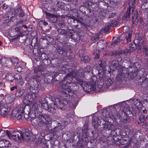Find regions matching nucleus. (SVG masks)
I'll list each match as a JSON object with an SVG mask.
<instances>
[{"label": "nucleus", "instance_id": "58", "mask_svg": "<svg viewBox=\"0 0 148 148\" xmlns=\"http://www.w3.org/2000/svg\"><path fill=\"white\" fill-rule=\"evenodd\" d=\"M144 40H140V41H138V48L139 47V46H145L144 45Z\"/></svg>", "mask_w": 148, "mask_h": 148}, {"label": "nucleus", "instance_id": "27", "mask_svg": "<svg viewBox=\"0 0 148 148\" xmlns=\"http://www.w3.org/2000/svg\"><path fill=\"white\" fill-rule=\"evenodd\" d=\"M123 37H125V36L124 34H121L120 36L118 37H117L116 39L114 40V41L112 43L114 44H117L119 42L123 40Z\"/></svg>", "mask_w": 148, "mask_h": 148}, {"label": "nucleus", "instance_id": "44", "mask_svg": "<svg viewBox=\"0 0 148 148\" xmlns=\"http://www.w3.org/2000/svg\"><path fill=\"white\" fill-rule=\"evenodd\" d=\"M80 137V133L78 131H75L74 133V138L76 139H78L79 140Z\"/></svg>", "mask_w": 148, "mask_h": 148}, {"label": "nucleus", "instance_id": "15", "mask_svg": "<svg viewBox=\"0 0 148 148\" xmlns=\"http://www.w3.org/2000/svg\"><path fill=\"white\" fill-rule=\"evenodd\" d=\"M57 51L60 54L66 56H67V53L69 51V49L67 46H64L63 47H58Z\"/></svg>", "mask_w": 148, "mask_h": 148}, {"label": "nucleus", "instance_id": "1", "mask_svg": "<svg viewBox=\"0 0 148 148\" xmlns=\"http://www.w3.org/2000/svg\"><path fill=\"white\" fill-rule=\"evenodd\" d=\"M29 104H24L21 106L19 109V111L22 116L23 113L25 114H29L30 117L32 118L31 123L33 126L38 127L50 123V121L49 116L45 114H39L37 115L34 118L33 115V112H32Z\"/></svg>", "mask_w": 148, "mask_h": 148}, {"label": "nucleus", "instance_id": "14", "mask_svg": "<svg viewBox=\"0 0 148 148\" xmlns=\"http://www.w3.org/2000/svg\"><path fill=\"white\" fill-rule=\"evenodd\" d=\"M19 110V109H15L13 110L11 113L10 118L13 119L16 117L17 119L18 120L21 119L22 115Z\"/></svg>", "mask_w": 148, "mask_h": 148}, {"label": "nucleus", "instance_id": "12", "mask_svg": "<svg viewBox=\"0 0 148 148\" xmlns=\"http://www.w3.org/2000/svg\"><path fill=\"white\" fill-rule=\"evenodd\" d=\"M81 86L83 87L84 90L86 92H90L92 89L93 91L96 90V84L91 85V84H79Z\"/></svg>", "mask_w": 148, "mask_h": 148}, {"label": "nucleus", "instance_id": "33", "mask_svg": "<svg viewBox=\"0 0 148 148\" xmlns=\"http://www.w3.org/2000/svg\"><path fill=\"white\" fill-rule=\"evenodd\" d=\"M127 34L128 35L127 36H127H125V37H124V38H126V40L127 41V43H128L130 42L131 41V38L132 36V32L131 31H130Z\"/></svg>", "mask_w": 148, "mask_h": 148}, {"label": "nucleus", "instance_id": "62", "mask_svg": "<svg viewBox=\"0 0 148 148\" xmlns=\"http://www.w3.org/2000/svg\"><path fill=\"white\" fill-rule=\"evenodd\" d=\"M84 71L85 72H89L90 71V67L89 66L86 67L85 68Z\"/></svg>", "mask_w": 148, "mask_h": 148}, {"label": "nucleus", "instance_id": "29", "mask_svg": "<svg viewBox=\"0 0 148 148\" xmlns=\"http://www.w3.org/2000/svg\"><path fill=\"white\" fill-rule=\"evenodd\" d=\"M112 84L111 86L114 87L112 89L123 88L126 86V84Z\"/></svg>", "mask_w": 148, "mask_h": 148}, {"label": "nucleus", "instance_id": "5", "mask_svg": "<svg viewBox=\"0 0 148 148\" xmlns=\"http://www.w3.org/2000/svg\"><path fill=\"white\" fill-rule=\"evenodd\" d=\"M38 94L36 91L27 93L24 96L23 102L24 104H30L32 101L36 99Z\"/></svg>", "mask_w": 148, "mask_h": 148}, {"label": "nucleus", "instance_id": "21", "mask_svg": "<svg viewBox=\"0 0 148 148\" xmlns=\"http://www.w3.org/2000/svg\"><path fill=\"white\" fill-rule=\"evenodd\" d=\"M102 128H103V130L107 129L113 131L114 127L113 125L110 124L108 123H106L105 122L102 126L101 127V129Z\"/></svg>", "mask_w": 148, "mask_h": 148}, {"label": "nucleus", "instance_id": "51", "mask_svg": "<svg viewBox=\"0 0 148 148\" xmlns=\"http://www.w3.org/2000/svg\"><path fill=\"white\" fill-rule=\"evenodd\" d=\"M5 134H6V131L5 132L4 130L0 129V137L3 136Z\"/></svg>", "mask_w": 148, "mask_h": 148}, {"label": "nucleus", "instance_id": "13", "mask_svg": "<svg viewBox=\"0 0 148 148\" xmlns=\"http://www.w3.org/2000/svg\"><path fill=\"white\" fill-rule=\"evenodd\" d=\"M31 111L32 112H33L32 114L34 117L37 116L36 114V112L38 113H40L42 112V109L39 105L37 103H34L32 106Z\"/></svg>", "mask_w": 148, "mask_h": 148}, {"label": "nucleus", "instance_id": "56", "mask_svg": "<svg viewBox=\"0 0 148 148\" xmlns=\"http://www.w3.org/2000/svg\"><path fill=\"white\" fill-rule=\"evenodd\" d=\"M116 13H111L110 14H109L108 15V18H113L114 17L116 16Z\"/></svg>", "mask_w": 148, "mask_h": 148}, {"label": "nucleus", "instance_id": "10", "mask_svg": "<svg viewBox=\"0 0 148 148\" xmlns=\"http://www.w3.org/2000/svg\"><path fill=\"white\" fill-rule=\"evenodd\" d=\"M55 123L58 124V125L56 126L53 129L50 130L49 132L51 134L58 135L60 134L62 130L64 129V127L61 125V123L56 121H54Z\"/></svg>", "mask_w": 148, "mask_h": 148}, {"label": "nucleus", "instance_id": "9", "mask_svg": "<svg viewBox=\"0 0 148 148\" xmlns=\"http://www.w3.org/2000/svg\"><path fill=\"white\" fill-rule=\"evenodd\" d=\"M105 122V121L103 119H99L95 116L92 118V123L95 129L99 130H102L101 129L100 127H102Z\"/></svg>", "mask_w": 148, "mask_h": 148}, {"label": "nucleus", "instance_id": "45", "mask_svg": "<svg viewBox=\"0 0 148 148\" xmlns=\"http://www.w3.org/2000/svg\"><path fill=\"white\" fill-rule=\"evenodd\" d=\"M118 64L119 63L118 61L116 60H114L111 62V66H113L115 69H116V67L118 65Z\"/></svg>", "mask_w": 148, "mask_h": 148}, {"label": "nucleus", "instance_id": "54", "mask_svg": "<svg viewBox=\"0 0 148 148\" xmlns=\"http://www.w3.org/2000/svg\"><path fill=\"white\" fill-rule=\"evenodd\" d=\"M39 101L41 105L45 103H47L46 97L45 98H43L42 99H41L40 101Z\"/></svg>", "mask_w": 148, "mask_h": 148}, {"label": "nucleus", "instance_id": "64", "mask_svg": "<svg viewBox=\"0 0 148 148\" xmlns=\"http://www.w3.org/2000/svg\"><path fill=\"white\" fill-rule=\"evenodd\" d=\"M8 7V5L5 3H4L2 6V8L4 10L6 9Z\"/></svg>", "mask_w": 148, "mask_h": 148}, {"label": "nucleus", "instance_id": "2", "mask_svg": "<svg viewBox=\"0 0 148 148\" xmlns=\"http://www.w3.org/2000/svg\"><path fill=\"white\" fill-rule=\"evenodd\" d=\"M125 73H123L124 75L126 77L125 81H127L131 79H133L136 76H137L138 83H147L148 82V74H147L145 70L144 69H142L137 71H132L127 73L125 71Z\"/></svg>", "mask_w": 148, "mask_h": 148}, {"label": "nucleus", "instance_id": "22", "mask_svg": "<svg viewBox=\"0 0 148 148\" xmlns=\"http://www.w3.org/2000/svg\"><path fill=\"white\" fill-rule=\"evenodd\" d=\"M125 70L124 69V70H122V71H121V72L119 73V74L117 75L116 77V79L117 80L119 81L120 79H123L125 80V79L126 78V77L124 75L123 73H125Z\"/></svg>", "mask_w": 148, "mask_h": 148}, {"label": "nucleus", "instance_id": "41", "mask_svg": "<svg viewBox=\"0 0 148 148\" xmlns=\"http://www.w3.org/2000/svg\"><path fill=\"white\" fill-rule=\"evenodd\" d=\"M48 111L53 114H54L56 112L55 108L53 106H51L49 107V109L47 110Z\"/></svg>", "mask_w": 148, "mask_h": 148}, {"label": "nucleus", "instance_id": "6", "mask_svg": "<svg viewBox=\"0 0 148 148\" xmlns=\"http://www.w3.org/2000/svg\"><path fill=\"white\" fill-rule=\"evenodd\" d=\"M6 133L7 135L10 138H13L15 141H21L23 138V137L22 136V133L18 131L13 132L11 133L9 131L6 130Z\"/></svg>", "mask_w": 148, "mask_h": 148}, {"label": "nucleus", "instance_id": "63", "mask_svg": "<svg viewBox=\"0 0 148 148\" xmlns=\"http://www.w3.org/2000/svg\"><path fill=\"white\" fill-rule=\"evenodd\" d=\"M110 54L112 56H114L117 55L118 53L116 51H112L110 52Z\"/></svg>", "mask_w": 148, "mask_h": 148}, {"label": "nucleus", "instance_id": "19", "mask_svg": "<svg viewBox=\"0 0 148 148\" xmlns=\"http://www.w3.org/2000/svg\"><path fill=\"white\" fill-rule=\"evenodd\" d=\"M116 139L115 137L114 139V140L116 141L115 142V144L117 145H126L130 142L129 140H127L125 138L123 139H119L117 140H116Z\"/></svg>", "mask_w": 148, "mask_h": 148}, {"label": "nucleus", "instance_id": "23", "mask_svg": "<svg viewBox=\"0 0 148 148\" xmlns=\"http://www.w3.org/2000/svg\"><path fill=\"white\" fill-rule=\"evenodd\" d=\"M10 145L9 142L3 139L0 141V147H9Z\"/></svg>", "mask_w": 148, "mask_h": 148}, {"label": "nucleus", "instance_id": "38", "mask_svg": "<svg viewBox=\"0 0 148 148\" xmlns=\"http://www.w3.org/2000/svg\"><path fill=\"white\" fill-rule=\"evenodd\" d=\"M90 60V58L87 56H85L84 57H82L81 58V60L82 61L84 62L85 63L88 62Z\"/></svg>", "mask_w": 148, "mask_h": 148}, {"label": "nucleus", "instance_id": "31", "mask_svg": "<svg viewBox=\"0 0 148 148\" xmlns=\"http://www.w3.org/2000/svg\"><path fill=\"white\" fill-rule=\"evenodd\" d=\"M131 8L128 9L126 14H124L123 17V19L128 20L130 18V14Z\"/></svg>", "mask_w": 148, "mask_h": 148}, {"label": "nucleus", "instance_id": "28", "mask_svg": "<svg viewBox=\"0 0 148 148\" xmlns=\"http://www.w3.org/2000/svg\"><path fill=\"white\" fill-rule=\"evenodd\" d=\"M16 13L18 14V16L20 17H23L25 14L24 12L21 8H19L16 10Z\"/></svg>", "mask_w": 148, "mask_h": 148}, {"label": "nucleus", "instance_id": "43", "mask_svg": "<svg viewBox=\"0 0 148 148\" xmlns=\"http://www.w3.org/2000/svg\"><path fill=\"white\" fill-rule=\"evenodd\" d=\"M115 134V136H120L121 135V130L119 128H117L115 130H114Z\"/></svg>", "mask_w": 148, "mask_h": 148}, {"label": "nucleus", "instance_id": "26", "mask_svg": "<svg viewBox=\"0 0 148 148\" xmlns=\"http://www.w3.org/2000/svg\"><path fill=\"white\" fill-rule=\"evenodd\" d=\"M21 63L20 62L19 63V64H17L15 66V71L19 72H21L23 71L24 70L23 66Z\"/></svg>", "mask_w": 148, "mask_h": 148}, {"label": "nucleus", "instance_id": "24", "mask_svg": "<svg viewBox=\"0 0 148 148\" xmlns=\"http://www.w3.org/2000/svg\"><path fill=\"white\" fill-rule=\"evenodd\" d=\"M136 45L134 44H130L126 50L124 51L125 53H130L132 52L136 48Z\"/></svg>", "mask_w": 148, "mask_h": 148}, {"label": "nucleus", "instance_id": "53", "mask_svg": "<svg viewBox=\"0 0 148 148\" xmlns=\"http://www.w3.org/2000/svg\"><path fill=\"white\" fill-rule=\"evenodd\" d=\"M116 112V114H112V116H114V118L116 119H119V113Z\"/></svg>", "mask_w": 148, "mask_h": 148}, {"label": "nucleus", "instance_id": "30", "mask_svg": "<svg viewBox=\"0 0 148 148\" xmlns=\"http://www.w3.org/2000/svg\"><path fill=\"white\" fill-rule=\"evenodd\" d=\"M25 92V90L24 89H20L16 91L15 94V96L17 97H20L24 94Z\"/></svg>", "mask_w": 148, "mask_h": 148}, {"label": "nucleus", "instance_id": "50", "mask_svg": "<svg viewBox=\"0 0 148 148\" xmlns=\"http://www.w3.org/2000/svg\"><path fill=\"white\" fill-rule=\"evenodd\" d=\"M41 59L43 60H44L48 58V56L47 54L45 53H42L41 55Z\"/></svg>", "mask_w": 148, "mask_h": 148}, {"label": "nucleus", "instance_id": "61", "mask_svg": "<svg viewBox=\"0 0 148 148\" xmlns=\"http://www.w3.org/2000/svg\"><path fill=\"white\" fill-rule=\"evenodd\" d=\"M134 66L137 68H139L140 67V65L138 62H136L134 63Z\"/></svg>", "mask_w": 148, "mask_h": 148}, {"label": "nucleus", "instance_id": "59", "mask_svg": "<svg viewBox=\"0 0 148 148\" xmlns=\"http://www.w3.org/2000/svg\"><path fill=\"white\" fill-rule=\"evenodd\" d=\"M31 81V83L32 82H33L34 83H40V82H39V80H38V79H36V78H33L32 79Z\"/></svg>", "mask_w": 148, "mask_h": 148}, {"label": "nucleus", "instance_id": "49", "mask_svg": "<svg viewBox=\"0 0 148 148\" xmlns=\"http://www.w3.org/2000/svg\"><path fill=\"white\" fill-rule=\"evenodd\" d=\"M43 62L45 65H48L50 64L51 62V61L50 60L46 59L42 61Z\"/></svg>", "mask_w": 148, "mask_h": 148}, {"label": "nucleus", "instance_id": "7", "mask_svg": "<svg viewBox=\"0 0 148 148\" xmlns=\"http://www.w3.org/2000/svg\"><path fill=\"white\" fill-rule=\"evenodd\" d=\"M99 66L102 68V69H101L99 70H96L97 71L96 73H98L99 78L101 79H103V81L105 77L104 74L105 73V69L107 70V69H109L110 68V67L107 65L104 62H101L99 64Z\"/></svg>", "mask_w": 148, "mask_h": 148}, {"label": "nucleus", "instance_id": "48", "mask_svg": "<svg viewBox=\"0 0 148 148\" xmlns=\"http://www.w3.org/2000/svg\"><path fill=\"white\" fill-rule=\"evenodd\" d=\"M130 121V119L129 116H127L126 118L123 119V120L122 121V122L124 124H127L129 123Z\"/></svg>", "mask_w": 148, "mask_h": 148}, {"label": "nucleus", "instance_id": "34", "mask_svg": "<svg viewBox=\"0 0 148 148\" xmlns=\"http://www.w3.org/2000/svg\"><path fill=\"white\" fill-rule=\"evenodd\" d=\"M42 40H47L50 43H52L53 42V39L48 36H46L44 38H41Z\"/></svg>", "mask_w": 148, "mask_h": 148}, {"label": "nucleus", "instance_id": "4", "mask_svg": "<svg viewBox=\"0 0 148 148\" xmlns=\"http://www.w3.org/2000/svg\"><path fill=\"white\" fill-rule=\"evenodd\" d=\"M46 100L47 103H48L49 106H56L58 108L61 109H62L64 106L66 105L68 103L66 99L62 97H61L60 98H56L55 99L54 101L51 98L47 97Z\"/></svg>", "mask_w": 148, "mask_h": 148}, {"label": "nucleus", "instance_id": "20", "mask_svg": "<svg viewBox=\"0 0 148 148\" xmlns=\"http://www.w3.org/2000/svg\"><path fill=\"white\" fill-rule=\"evenodd\" d=\"M16 76L14 77V74L11 73H8L5 76V79L9 82H12L14 80Z\"/></svg>", "mask_w": 148, "mask_h": 148}, {"label": "nucleus", "instance_id": "18", "mask_svg": "<svg viewBox=\"0 0 148 148\" xmlns=\"http://www.w3.org/2000/svg\"><path fill=\"white\" fill-rule=\"evenodd\" d=\"M107 42L106 40H101L97 42V47L99 50H103V49L106 47L107 45Z\"/></svg>", "mask_w": 148, "mask_h": 148}, {"label": "nucleus", "instance_id": "47", "mask_svg": "<svg viewBox=\"0 0 148 148\" xmlns=\"http://www.w3.org/2000/svg\"><path fill=\"white\" fill-rule=\"evenodd\" d=\"M110 13L108 11L105 10L101 12V14L103 18H105L106 16H108Z\"/></svg>", "mask_w": 148, "mask_h": 148}, {"label": "nucleus", "instance_id": "55", "mask_svg": "<svg viewBox=\"0 0 148 148\" xmlns=\"http://www.w3.org/2000/svg\"><path fill=\"white\" fill-rule=\"evenodd\" d=\"M111 27V26H107L103 29V31L105 33L106 32H107L110 29Z\"/></svg>", "mask_w": 148, "mask_h": 148}, {"label": "nucleus", "instance_id": "35", "mask_svg": "<svg viewBox=\"0 0 148 148\" xmlns=\"http://www.w3.org/2000/svg\"><path fill=\"white\" fill-rule=\"evenodd\" d=\"M138 50H139L140 49H142L143 51V53H144L146 55H147V51H148V49L146 48V47L145 46H142L141 47L140 46H139V47L138 48Z\"/></svg>", "mask_w": 148, "mask_h": 148}, {"label": "nucleus", "instance_id": "36", "mask_svg": "<svg viewBox=\"0 0 148 148\" xmlns=\"http://www.w3.org/2000/svg\"><path fill=\"white\" fill-rule=\"evenodd\" d=\"M104 80L105 81L106 83H113L114 81V79L113 78L108 77H106Z\"/></svg>", "mask_w": 148, "mask_h": 148}, {"label": "nucleus", "instance_id": "17", "mask_svg": "<svg viewBox=\"0 0 148 148\" xmlns=\"http://www.w3.org/2000/svg\"><path fill=\"white\" fill-rule=\"evenodd\" d=\"M82 133L83 137L85 138V141H86V138L88 137L89 135L88 132V125L87 124H85L82 129Z\"/></svg>", "mask_w": 148, "mask_h": 148}, {"label": "nucleus", "instance_id": "8", "mask_svg": "<svg viewBox=\"0 0 148 148\" xmlns=\"http://www.w3.org/2000/svg\"><path fill=\"white\" fill-rule=\"evenodd\" d=\"M59 85L58 87V89L59 91L63 92L64 94H66V96L69 95H71V93L73 92L72 90L71 87L67 85V84H59Z\"/></svg>", "mask_w": 148, "mask_h": 148}, {"label": "nucleus", "instance_id": "32", "mask_svg": "<svg viewBox=\"0 0 148 148\" xmlns=\"http://www.w3.org/2000/svg\"><path fill=\"white\" fill-rule=\"evenodd\" d=\"M145 115H141L139 118V120L141 123H143V125L146 124V120H145Z\"/></svg>", "mask_w": 148, "mask_h": 148}, {"label": "nucleus", "instance_id": "52", "mask_svg": "<svg viewBox=\"0 0 148 148\" xmlns=\"http://www.w3.org/2000/svg\"><path fill=\"white\" fill-rule=\"evenodd\" d=\"M42 105L44 109L47 110L49 109V107L50 106L48 103H47Z\"/></svg>", "mask_w": 148, "mask_h": 148}, {"label": "nucleus", "instance_id": "60", "mask_svg": "<svg viewBox=\"0 0 148 148\" xmlns=\"http://www.w3.org/2000/svg\"><path fill=\"white\" fill-rule=\"evenodd\" d=\"M8 99L10 100L9 102L10 103L12 102L14 100V98L13 96H9L8 98Z\"/></svg>", "mask_w": 148, "mask_h": 148}, {"label": "nucleus", "instance_id": "57", "mask_svg": "<svg viewBox=\"0 0 148 148\" xmlns=\"http://www.w3.org/2000/svg\"><path fill=\"white\" fill-rule=\"evenodd\" d=\"M97 53V52L96 53H94V55L95 56V58L97 59H98L99 58V51H98Z\"/></svg>", "mask_w": 148, "mask_h": 148}, {"label": "nucleus", "instance_id": "16", "mask_svg": "<svg viewBox=\"0 0 148 148\" xmlns=\"http://www.w3.org/2000/svg\"><path fill=\"white\" fill-rule=\"evenodd\" d=\"M31 132L29 131L28 130H26L23 134L22 133V136L23 137V139H25L27 141H30L31 140Z\"/></svg>", "mask_w": 148, "mask_h": 148}, {"label": "nucleus", "instance_id": "40", "mask_svg": "<svg viewBox=\"0 0 148 148\" xmlns=\"http://www.w3.org/2000/svg\"><path fill=\"white\" fill-rule=\"evenodd\" d=\"M79 10L81 13L84 15L86 14V8L85 7L80 6L79 7Z\"/></svg>", "mask_w": 148, "mask_h": 148}, {"label": "nucleus", "instance_id": "25", "mask_svg": "<svg viewBox=\"0 0 148 148\" xmlns=\"http://www.w3.org/2000/svg\"><path fill=\"white\" fill-rule=\"evenodd\" d=\"M28 85L29 87V88L31 91H32L33 92V90H35V91H36V92L38 91V90L39 88L38 84H35L34 85L33 84V85L31 84H28Z\"/></svg>", "mask_w": 148, "mask_h": 148}, {"label": "nucleus", "instance_id": "42", "mask_svg": "<svg viewBox=\"0 0 148 148\" xmlns=\"http://www.w3.org/2000/svg\"><path fill=\"white\" fill-rule=\"evenodd\" d=\"M89 83H96L97 82V78L95 76H92L90 80Z\"/></svg>", "mask_w": 148, "mask_h": 148}, {"label": "nucleus", "instance_id": "46", "mask_svg": "<svg viewBox=\"0 0 148 148\" xmlns=\"http://www.w3.org/2000/svg\"><path fill=\"white\" fill-rule=\"evenodd\" d=\"M138 12L136 11L135 14H134L132 16V21H134V19L135 21L136 22H137L138 21Z\"/></svg>", "mask_w": 148, "mask_h": 148}, {"label": "nucleus", "instance_id": "37", "mask_svg": "<svg viewBox=\"0 0 148 148\" xmlns=\"http://www.w3.org/2000/svg\"><path fill=\"white\" fill-rule=\"evenodd\" d=\"M11 61L13 63L15 66L17 64H19V63H20L18 62V59L17 58H11Z\"/></svg>", "mask_w": 148, "mask_h": 148}, {"label": "nucleus", "instance_id": "11", "mask_svg": "<svg viewBox=\"0 0 148 148\" xmlns=\"http://www.w3.org/2000/svg\"><path fill=\"white\" fill-rule=\"evenodd\" d=\"M8 112V108L7 104L3 102H0V114L5 117Z\"/></svg>", "mask_w": 148, "mask_h": 148}, {"label": "nucleus", "instance_id": "39", "mask_svg": "<svg viewBox=\"0 0 148 148\" xmlns=\"http://www.w3.org/2000/svg\"><path fill=\"white\" fill-rule=\"evenodd\" d=\"M23 34L22 33H20L18 35V37H19V41L21 42H24L26 41V37H25V38L23 39V40H21L23 38Z\"/></svg>", "mask_w": 148, "mask_h": 148}, {"label": "nucleus", "instance_id": "3", "mask_svg": "<svg viewBox=\"0 0 148 148\" xmlns=\"http://www.w3.org/2000/svg\"><path fill=\"white\" fill-rule=\"evenodd\" d=\"M83 76V74L81 70H73L64 77V80L66 81V83H70L72 78L74 77L78 81L77 83H80L81 82V83H88L84 81Z\"/></svg>", "mask_w": 148, "mask_h": 148}]
</instances>
